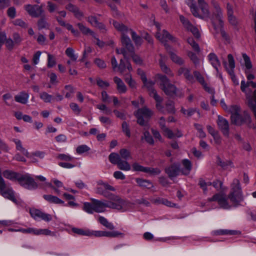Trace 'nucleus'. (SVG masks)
<instances>
[{"label":"nucleus","instance_id":"obj_18","mask_svg":"<svg viewBox=\"0 0 256 256\" xmlns=\"http://www.w3.org/2000/svg\"><path fill=\"white\" fill-rule=\"evenodd\" d=\"M126 60V61L125 62L122 59H121L120 62V64L118 67V70L122 74L126 72V70H128L129 72L132 70L130 64L128 60V59Z\"/></svg>","mask_w":256,"mask_h":256},{"label":"nucleus","instance_id":"obj_13","mask_svg":"<svg viewBox=\"0 0 256 256\" xmlns=\"http://www.w3.org/2000/svg\"><path fill=\"white\" fill-rule=\"evenodd\" d=\"M164 172L170 179L176 178L180 173L182 174L180 166L178 163H174L166 167Z\"/></svg>","mask_w":256,"mask_h":256},{"label":"nucleus","instance_id":"obj_4","mask_svg":"<svg viewBox=\"0 0 256 256\" xmlns=\"http://www.w3.org/2000/svg\"><path fill=\"white\" fill-rule=\"evenodd\" d=\"M240 110V107L238 105H232L230 106L228 111L231 114L232 123L236 126H241L244 124H249L251 122L250 114L244 111L242 115H241Z\"/></svg>","mask_w":256,"mask_h":256},{"label":"nucleus","instance_id":"obj_56","mask_svg":"<svg viewBox=\"0 0 256 256\" xmlns=\"http://www.w3.org/2000/svg\"><path fill=\"white\" fill-rule=\"evenodd\" d=\"M12 24L15 26H20L22 28H26L28 24L20 19H16L12 22Z\"/></svg>","mask_w":256,"mask_h":256},{"label":"nucleus","instance_id":"obj_49","mask_svg":"<svg viewBox=\"0 0 256 256\" xmlns=\"http://www.w3.org/2000/svg\"><path fill=\"white\" fill-rule=\"evenodd\" d=\"M187 42L192 46L194 50L198 52H200V48L198 44L194 42L192 38H188Z\"/></svg>","mask_w":256,"mask_h":256},{"label":"nucleus","instance_id":"obj_12","mask_svg":"<svg viewBox=\"0 0 256 256\" xmlns=\"http://www.w3.org/2000/svg\"><path fill=\"white\" fill-rule=\"evenodd\" d=\"M30 213L31 216L35 220H42L46 222H48L52 220V216L50 214H46L38 209H30Z\"/></svg>","mask_w":256,"mask_h":256},{"label":"nucleus","instance_id":"obj_38","mask_svg":"<svg viewBox=\"0 0 256 256\" xmlns=\"http://www.w3.org/2000/svg\"><path fill=\"white\" fill-rule=\"evenodd\" d=\"M66 54L72 60L76 61L78 58V56L74 54V50L72 48H68L66 50Z\"/></svg>","mask_w":256,"mask_h":256},{"label":"nucleus","instance_id":"obj_42","mask_svg":"<svg viewBox=\"0 0 256 256\" xmlns=\"http://www.w3.org/2000/svg\"><path fill=\"white\" fill-rule=\"evenodd\" d=\"M38 26L39 30L48 28L49 24L44 18H41L38 21Z\"/></svg>","mask_w":256,"mask_h":256},{"label":"nucleus","instance_id":"obj_6","mask_svg":"<svg viewBox=\"0 0 256 256\" xmlns=\"http://www.w3.org/2000/svg\"><path fill=\"white\" fill-rule=\"evenodd\" d=\"M156 77L158 80L160 88L166 95L173 96L176 94L178 88L175 85L170 83L166 76L157 74Z\"/></svg>","mask_w":256,"mask_h":256},{"label":"nucleus","instance_id":"obj_48","mask_svg":"<svg viewBox=\"0 0 256 256\" xmlns=\"http://www.w3.org/2000/svg\"><path fill=\"white\" fill-rule=\"evenodd\" d=\"M56 64L55 58L54 56L48 54V67L49 68L53 67Z\"/></svg>","mask_w":256,"mask_h":256},{"label":"nucleus","instance_id":"obj_32","mask_svg":"<svg viewBox=\"0 0 256 256\" xmlns=\"http://www.w3.org/2000/svg\"><path fill=\"white\" fill-rule=\"evenodd\" d=\"M216 235H236L240 234V232L239 231L234 230H218L215 232Z\"/></svg>","mask_w":256,"mask_h":256},{"label":"nucleus","instance_id":"obj_22","mask_svg":"<svg viewBox=\"0 0 256 256\" xmlns=\"http://www.w3.org/2000/svg\"><path fill=\"white\" fill-rule=\"evenodd\" d=\"M135 180L137 184L142 188L150 189L154 187L153 184L149 180L141 178H136Z\"/></svg>","mask_w":256,"mask_h":256},{"label":"nucleus","instance_id":"obj_46","mask_svg":"<svg viewBox=\"0 0 256 256\" xmlns=\"http://www.w3.org/2000/svg\"><path fill=\"white\" fill-rule=\"evenodd\" d=\"M120 157L124 160H128L130 157V152L126 149L122 148L120 150Z\"/></svg>","mask_w":256,"mask_h":256},{"label":"nucleus","instance_id":"obj_53","mask_svg":"<svg viewBox=\"0 0 256 256\" xmlns=\"http://www.w3.org/2000/svg\"><path fill=\"white\" fill-rule=\"evenodd\" d=\"M188 56L196 66L199 64V59L195 54L192 52H190Z\"/></svg>","mask_w":256,"mask_h":256},{"label":"nucleus","instance_id":"obj_58","mask_svg":"<svg viewBox=\"0 0 256 256\" xmlns=\"http://www.w3.org/2000/svg\"><path fill=\"white\" fill-rule=\"evenodd\" d=\"M122 130L124 133H125L127 136H130V130L129 128L128 124L126 122H124L122 124Z\"/></svg>","mask_w":256,"mask_h":256},{"label":"nucleus","instance_id":"obj_50","mask_svg":"<svg viewBox=\"0 0 256 256\" xmlns=\"http://www.w3.org/2000/svg\"><path fill=\"white\" fill-rule=\"evenodd\" d=\"M228 20L229 23L233 26H236L238 24V20L236 16H235L234 14H230L228 16Z\"/></svg>","mask_w":256,"mask_h":256},{"label":"nucleus","instance_id":"obj_26","mask_svg":"<svg viewBox=\"0 0 256 256\" xmlns=\"http://www.w3.org/2000/svg\"><path fill=\"white\" fill-rule=\"evenodd\" d=\"M160 56L161 58H162V55L160 54ZM160 66L162 70L168 76L173 77L174 76V74L170 69V68L164 64L163 62L162 58L160 60Z\"/></svg>","mask_w":256,"mask_h":256},{"label":"nucleus","instance_id":"obj_1","mask_svg":"<svg viewBox=\"0 0 256 256\" xmlns=\"http://www.w3.org/2000/svg\"><path fill=\"white\" fill-rule=\"evenodd\" d=\"M110 200H100L93 198H90L92 202H85L83 210L89 214L103 212L106 211V208L116 209L124 212L134 208V204L123 199L118 195H112L108 198Z\"/></svg>","mask_w":256,"mask_h":256},{"label":"nucleus","instance_id":"obj_36","mask_svg":"<svg viewBox=\"0 0 256 256\" xmlns=\"http://www.w3.org/2000/svg\"><path fill=\"white\" fill-rule=\"evenodd\" d=\"M98 221L102 225L110 230H112L114 228V225L103 216H100L98 218Z\"/></svg>","mask_w":256,"mask_h":256},{"label":"nucleus","instance_id":"obj_34","mask_svg":"<svg viewBox=\"0 0 256 256\" xmlns=\"http://www.w3.org/2000/svg\"><path fill=\"white\" fill-rule=\"evenodd\" d=\"M129 32H130L132 38V40L134 41L136 45L140 46L142 44V40L141 37L138 36L135 32L132 30V29L129 28Z\"/></svg>","mask_w":256,"mask_h":256},{"label":"nucleus","instance_id":"obj_40","mask_svg":"<svg viewBox=\"0 0 256 256\" xmlns=\"http://www.w3.org/2000/svg\"><path fill=\"white\" fill-rule=\"evenodd\" d=\"M144 172L150 174L152 175H158L160 174L161 170L158 168H152L150 167H146Z\"/></svg>","mask_w":256,"mask_h":256},{"label":"nucleus","instance_id":"obj_30","mask_svg":"<svg viewBox=\"0 0 256 256\" xmlns=\"http://www.w3.org/2000/svg\"><path fill=\"white\" fill-rule=\"evenodd\" d=\"M168 51V53L170 54V58L173 62L179 65H182L184 64V60L181 58L179 57L176 54L171 52L170 50Z\"/></svg>","mask_w":256,"mask_h":256},{"label":"nucleus","instance_id":"obj_24","mask_svg":"<svg viewBox=\"0 0 256 256\" xmlns=\"http://www.w3.org/2000/svg\"><path fill=\"white\" fill-rule=\"evenodd\" d=\"M44 198L50 203L55 204H63L64 202L56 196L51 194H44Z\"/></svg>","mask_w":256,"mask_h":256},{"label":"nucleus","instance_id":"obj_61","mask_svg":"<svg viewBox=\"0 0 256 256\" xmlns=\"http://www.w3.org/2000/svg\"><path fill=\"white\" fill-rule=\"evenodd\" d=\"M57 8L56 4L52 2L48 1L47 2V8L50 12H53L56 10Z\"/></svg>","mask_w":256,"mask_h":256},{"label":"nucleus","instance_id":"obj_52","mask_svg":"<svg viewBox=\"0 0 256 256\" xmlns=\"http://www.w3.org/2000/svg\"><path fill=\"white\" fill-rule=\"evenodd\" d=\"M96 84L98 86L102 88H108L110 86L108 82L104 81L100 78H96Z\"/></svg>","mask_w":256,"mask_h":256},{"label":"nucleus","instance_id":"obj_28","mask_svg":"<svg viewBox=\"0 0 256 256\" xmlns=\"http://www.w3.org/2000/svg\"><path fill=\"white\" fill-rule=\"evenodd\" d=\"M71 230L73 233L78 235L90 236L91 233L90 232V230L88 229L80 228L74 227L72 228Z\"/></svg>","mask_w":256,"mask_h":256},{"label":"nucleus","instance_id":"obj_41","mask_svg":"<svg viewBox=\"0 0 256 256\" xmlns=\"http://www.w3.org/2000/svg\"><path fill=\"white\" fill-rule=\"evenodd\" d=\"M124 234L118 231L105 232V236L110 238H116L120 236L123 238Z\"/></svg>","mask_w":256,"mask_h":256},{"label":"nucleus","instance_id":"obj_17","mask_svg":"<svg viewBox=\"0 0 256 256\" xmlns=\"http://www.w3.org/2000/svg\"><path fill=\"white\" fill-rule=\"evenodd\" d=\"M208 58L211 64L218 73V67L220 66V62L216 55L214 53L212 52L208 55Z\"/></svg>","mask_w":256,"mask_h":256},{"label":"nucleus","instance_id":"obj_16","mask_svg":"<svg viewBox=\"0 0 256 256\" xmlns=\"http://www.w3.org/2000/svg\"><path fill=\"white\" fill-rule=\"evenodd\" d=\"M25 9L30 16L34 18L40 16L43 12L42 6L36 4L27 5Z\"/></svg>","mask_w":256,"mask_h":256},{"label":"nucleus","instance_id":"obj_43","mask_svg":"<svg viewBox=\"0 0 256 256\" xmlns=\"http://www.w3.org/2000/svg\"><path fill=\"white\" fill-rule=\"evenodd\" d=\"M53 233L48 229H35L34 234L35 235H45L50 236L52 235Z\"/></svg>","mask_w":256,"mask_h":256},{"label":"nucleus","instance_id":"obj_29","mask_svg":"<svg viewBox=\"0 0 256 256\" xmlns=\"http://www.w3.org/2000/svg\"><path fill=\"white\" fill-rule=\"evenodd\" d=\"M76 26L84 34L86 35L90 34L93 37H95L94 32L90 28L84 26L82 23H78Z\"/></svg>","mask_w":256,"mask_h":256},{"label":"nucleus","instance_id":"obj_35","mask_svg":"<svg viewBox=\"0 0 256 256\" xmlns=\"http://www.w3.org/2000/svg\"><path fill=\"white\" fill-rule=\"evenodd\" d=\"M166 108L168 114H174L176 112L174 103L173 101L169 100L166 103Z\"/></svg>","mask_w":256,"mask_h":256},{"label":"nucleus","instance_id":"obj_54","mask_svg":"<svg viewBox=\"0 0 256 256\" xmlns=\"http://www.w3.org/2000/svg\"><path fill=\"white\" fill-rule=\"evenodd\" d=\"M194 77L196 78L198 81L202 85L204 84L206 82L204 80L203 76L200 74V73L198 71H194Z\"/></svg>","mask_w":256,"mask_h":256},{"label":"nucleus","instance_id":"obj_33","mask_svg":"<svg viewBox=\"0 0 256 256\" xmlns=\"http://www.w3.org/2000/svg\"><path fill=\"white\" fill-rule=\"evenodd\" d=\"M14 142L16 144V148L17 150L21 152L22 154L26 156V157H29L28 152L24 148L22 147L20 140L16 139L14 140Z\"/></svg>","mask_w":256,"mask_h":256},{"label":"nucleus","instance_id":"obj_45","mask_svg":"<svg viewBox=\"0 0 256 256\" xmlns=\"http://www.w3.org/2000/svg\"><path fill=\"white\" fill-rule=\"evenodd\" d=\"M216 163L218 165L220 166L222 168H226L227 166H230L232 164V162L230 160L226 162L222 161L219 156H217Z\"/></svg>","mask_w":256,"mask_h":256},{"label":"nucleus","instance_id":"obj_20","mask_svg":"<svg viewBox=\"0 0 256 256\" xmlns=\"http://www.w3.org/2000/svg\"><path fill=\"white\" fill-rule=\"evenodd\" d=\"M3 176L12 180H17L18 181L21 174L10 170H5L2 172Z\"/></svg>","mask_w":256,"mask_h":256},{"label":"nucleus","instance_id":"obj_14","mask_svg":"<svg viewBox=\"0 0 256 256\" xmlns=\"http://www.w3.org/2000/svg\"><path fill=\"white\" fill-rule=\"evenodd\" d=\"M216 123L218 128L222 132V134L226 137L228 138L230 134V127L228 122L223 117L218 116V120Z\"/></svg>","mask_w":256,"mask_h":256},{"label":"nucleus","instance_id":"obj_25","mask_svg":"<svg viewBox=\"0 0 256 256\" xmlns=\"http://www.w3.org/2000/svg\"><path fill=\"white\" fill-rule=\"evenodd\" d=\"M182 164L184 168L181 170L182 174L184 175H188L192 170L191 162L188 159H184L182 160Z\"/></svg>","mask_w":256,"mask_h":256},{"label":"nucleus","instance_id":"obj_55","mask_svg":"<svg viewBox=\"0 0 256 256\" xmlns=\"http://www.w3.org/2000/svg\"><path fill=\"white\" fill-rule=\"evenodd\" d=\"M144 136L146 142L150 144H154V140L148 131H146L144 132Z\"/></svg>","mask_w":256,"mask_h":256},{"label":"nucleus","instance_id":"obj_21","mask_svg":"<svg viewBox=\"0 0 256 256\" xmlns=\"http://www.w3.org/2000/svg\"><path fill=\"white\" fill-rule=\"evenodd\" d=\"M114 82L116 84V88L120 94H124L126 92V87L122 80L118 76L114 78Z\"/></svg>","mask_w":256,"mask_h":256},{"label":"nucleus","instance_id":"obj_37","mask_svg":"<svg viewBox=\"0 0 256 256\" xmlns=\"http://www.w3.org/2000/svg\"><path fill=\"white\" fill-rule=\"evenodd\" d=\"M108 158L112 164L117 165L118 163L121 159V158L118 154L113 152L109 155Z\"/></svg>","mask_w":256,"mask_h":256},{"label":"nucleus","instance_id":"obj_62","mask_svg":"<svg viewBox=\"0 0 256 256\" xmlns=\"http://www.w3.org/2000/svg\"><path fill=\"white\" fill-rule=\"evenodd\" d=\"M90 150V148L86 145H81L76 148V152L78 154H82Z\"/></svg>","mask_w":256,"mask_h":256},{"label":"nucleus","instance_id":"obj_19","mask_svg":"<svg viewBox=\"0 0 256 256\" xmlns=\"http://www.w3.org/2000/svg\"><path fill=\"white\" fill-rule=\"evenodd\" d=\"M66 8L70 12H72L76 18L80 19L84 16L82 12H80L78 6L70 3L66 6Z\"/></svg>","mask_w":256,"mask_h":256},{"label":"nucleus","instance_id":"obj_47","mask_svg":"<svg viewBox=\"0 0 256 256\" xmlns=\"http://www.w3.org/2000/svg\"><path fill=\"white\" fill-rule=\"evenodd\" d=\"M40 96L45 102H50L52 98V95L48 94L46 92H42L40 93Z\"/></svg>","mask_w":256,"mask_h":256},{"label":"nucleus","instance_id":"obj_23","mask_svg":"<svg viewBox=\"0 0 256 256\" xmlns=\"http://www.w3.org/2000/svg\"><path fill=\"white\" fill-rule=\"evenodd\" d=\"M28 98L29 96L28 93L22 92L14 96V100L16 102L22 104H26L28 100Z\"/></svg>","mask_w":256,"mask_h":256},{"label":"nucleus","instance_id":"obj_60","mask_svg":"<svg viewBox=\"0 0 256 256\" xmlns=\"http://www.w3.org/2000/svg\"><path fill=\"white\" fill-rule=\"evenodd\" d=\"M194 126L198 130L199 133V136L200 138H205L206 136V133L204 132L202 130V126L199 124H194Z\"/></svg>","mask_w":256,"mask_h":256},{"label":"nucleus","instance_id":"obj_64","mask_svg":"<svg viewBox=\"0 0 256 256\" xmlns=\"http://www.w3.org/2000/svg\"><path fill=\"white\" fill-rule=\"evenodd\" d=\"M8 16L11 18H14L16 16V10L14 6L10 7L7 10Z\"/></svg>","mask_w":256,"mask_h":256},{"label":"nucleus","instance_id":"obj_57","mask_svg":"<svg viewBox=\"0 0 256 256\" xmlns=\"http://www.w3.org/2000/svg\"><path fill=\"white\" fill-rule=\"evenodd\" d=\"M95 64L100 68H105L106 64L104 60L99 58H96L94 61Z\"/></svg>","mask_w":256,"mask_h":256},{"label":"nucleus","instance_id":"obj_51","mask_svg":"<svg viewBox=\"0 0 256 256\" xmlns=\"http://www.w3.org/2000/svg\"><path fill=\"white\" fill-rule=\"evenodd\" d=\"M242 57L244 61V64L246 68L250 69L252 68V64L249 56L246 54H242Z\"/></svg>","mask_w":256,"mask_h":256},{"label":"nucleus","instance_id":"obj_11","mask_svg":"<svg viewBox=\"0 0 256 256\" xmlns=\"http://www.w3.org/2000/svg\"><path fill=\"white\" fill-rule=\"evenodd\" d=\"M18 182L21 186L29 190L36 189L38 187L34 179L28 174H21Z\"/></svg>","mask_w":256,"mask_h":256},{"label":"nucleus","instance_id":"obj_59","mask_svg":"<svg viewBox=\"0 0 256 256\" xmlns=\"http://www.w3.org/2000/svg\"><path fill=\"white\" fill-rule=\"evenodd\" d=\"M132 170L136 172H144L146 167H144L137 162H134L132 165Z\"/></svg>","mask_w":256,"mask_h":256},{"label":"nucleus","instance_id":"obj_9","mask_svg":"<svg viewBox=\"0 0 256 256\" xmlns=\"http://www.w3.org/2000/svg\"><path fill=\"white\" fill-rule=\"evenodd\" d=\"M107 190L114 192L116 189L112 186L110 185L108 183L104 182L102 180H100L97 182V187L96 192L97 194L102 195L107 198H112V195H114L110 193Z\"/></svg>","mask_w":256,"mask_h":256},{"label":"nucleus","instance_id":"obj_2","mask_svg":"<svg viewBox=\"0 0 256 256\" xmlns=\"http://www.w3.org/2000/svg\"><path fill=\"white\" fill-rule=\"evenodd\" d=\"M230 191L227 198L223 193H217L212 198H208V202H217L220 208L224 209H230L232 206L237 207L241 205L244 200L240 181L237 178L233 180L230 186Z\"/></svg>","mask_w":256,"mask_h":256},{"label":"nucleus","instance_id":"obj_39","mask_svg":"<svg viewBox=\"0 0 256 256\" xmlns=\"http://www.w3.org/2000/svg\"><path fill=\"white\" fill-rule=\"evenodd\" d=\"M180 20L182 24L188 30H189L190 28L193 26V25L190 22L182 16H180Z\"/></svg>","mask_w":256,"mask_h":256},{"label":"nucleus","instance_id":"obj_63","mask_svg":"<svg viewBox=\"0 0 256 256\" xmlns=\"http://www.w3.org/2000/svg\"><path fill=\"white\" fill-rule=\"evenodd\" d=\"M70 106L73 112L76 114H78L81 112V110L79 108L78 106L76 103L72 102L70 104Z\"/></svg>","mask_w":256,"mask_h":256},{"label":"nucleus","instance_id":"obj_5","mask_svg":"<svg viewBox=\"0 0 256 256\" xmlns=\"http://www.w3.org/2000/svg\"><path fill=\"white\" fill-rule=\"evenodd\" d=\"M112 24L115 28L122 34L121 42L124 48L129 53L134 52V47L132 42L126 34L129 32V28L122 23L113 20Z\"/></svg>","mask_w":256,"mask_h":256},{"label":"nucleus","instance_id":"obj_31","mask_svg":"<svg viewBox=\"0 0 256 256\" xmlns=\"http://www.w3.org/2000/svg\"><path fill=\"white\" fill-rule=\"evenodd\" d=\"M118 168L122 170L128 171L130 170L131 166L128 162L126 160H122V158L117 164Z\"/></svg>","mask_w":256,"mask_h":256},{"label":"nucleus","instance_id":"obj_3","mask_svg":"<svg viewBox=\"0 0 256 256\" xmlns=\"http://www.w3.org/2000/svg\"><path fill=\"white\" fill-rule=\"evenodd\" d=\"M212 4L214 8L213 12V18L212 20L213 26L216 32H220L221 36L227 39L226 33L223 29L224 21L223 14L219 4L214 0L212 1Z\"/></svg>","mask_w":256,"mask_h":256},{"label":"nucleus","instance_id":"obj_7","mask_svg":"<svg viewBox=\"0 0 256 256\" xmlns=\"http://www.w3.org/2000/svg\"><path fill=\"white\" fill-rule=\"evenodd\" d=\"M153 114L154 112L146 106L139 108L134 112L138 124L142 126H146Z\"/></svg>","mask_w":256,"mask_h":256},{"label":"nucleus","instance_id":"obj_10","mask_svg":"<svg viewBox=\"0 0 256 256\" xmlns=\"http://www.w3.org/2000/svg\"><path fill=\"white\" fill-rule=\"evenodd\" d=\"M156 38L162 43H164V46L167 50H170V46L166 44L168 40L176 42V38L171 35L168 31L164 30L162 32H157L156 34Z\"/></svg>","mask_w":256,"mask_h":256},{"label":"nucleus","instance_id":"obj_27","mask_svg":"<svg viewBox=\"0 0 256 256\" xmlns=\"http://www.w3.org/2000/svg\"><path fill=\"white\" fill-rule=\"evenodd\" d=\"M198 6L204 16H208L210 15V12L208 4L204 0H198Z\"/></svg>","mask_w":256,"mask_h":256},{"label":"nucleus","instance_id":"obj_44","mask_svg":"<svg viewBox=\"0 0 256 256\" xmlns=\"http://www.w3.org/2000/svg\"><path fill=\"white\" fill-rule=\"evenodd\" d=\"M124 80L132 88H134L136 86V82L132 79V76L130 74H127L124 76Z\"/></svg>","mask_w":256,"mask_h":256},{"label":"nucleus","instance_id":"obj_15","mask_svg":"<svg viewBox=\"0 0 256 256\" xmlns=\"http://www.w3.org/2000/svg\"><path fill=\"white\" fill-rule=\"evenodd\" d=\"M177 75L178 76H183L186 81L190 83L194 82L193 75L191 74V70L190 68L186 66H182L177 71Z\"/></svg>","mask_w":256,"mask_h":256},{"label":"nucleus","instance_id":"obj_8","mask_svg":"<svg viewBox=\"0 0 256 256\" xmlns=\"http://www.w3.org/2000/svg\"><path fill=\"white\" fill-rule=\"evenodd\" d=\"M0 194L4 198H8L17 204L18 200L14 196V192L12 188L8 186L2 176V170L0 168Z\"/></svg>","mask_w":256,"mask_h":256}]
</instances>
